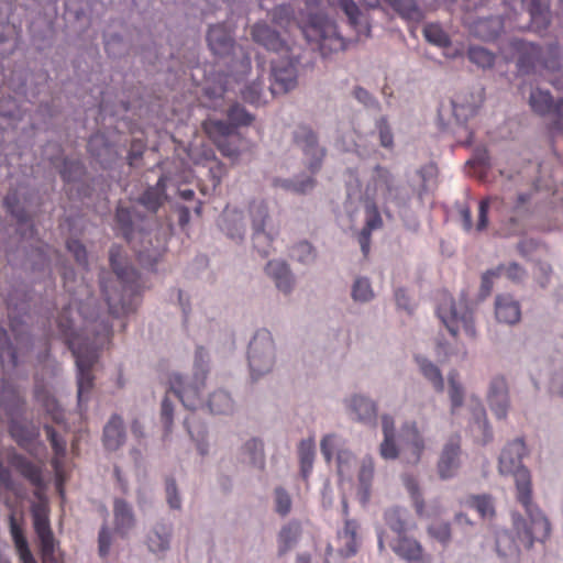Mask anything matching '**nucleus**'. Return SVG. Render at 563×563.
Listing matches in <instances>:
<instances>
[{
    "label": "nucleus",
    "instance_id": "obj_29",
    "mask_svg": "<svg viewBox=\"0 0 563 563\" xmlns=\"http://www.w3.org/2000/svg\"><path fill=\"white\" fill-rule=\"evenodd\" d=\"M358 421L375 423L377 418V406L371 399L363 396H354L349 405Z\"/></svg>",
    "mask_w": 563,
    "mask_h": 563
},
{
    "label": "nucleus",
    "instance_id": "obj_59",
    "mask_svg": "<svg viewBox=\"0 0 563 563\" xmlns=\"http://www.w3.org/2000/svg\"><path fill=\"white\" fill-rule=\"evenodd\" d=\"M496 200H498L497 197L486 198V199H482L479 201L478 219H477V222H476V225H475L476 231L482 232V231H484L487 228V225H488L489 205H490L492 201H496Z\"/></svg>",
    "mask_w": 563,
    "mask_h": 563
},
{
    "label": "nucleus",
    "instance_id": "obj_14",
    "mask_svg": "<svg viewBox=\"0 0 563 563\" xmlns=\"http://www.w3.org/2000/svg\"><path fill=\"white\" fill-rule=\"evenodd\" d=\"M529 103L532 110L541 115L552 112L554 114L553 128L563 132V100L553 104V98L549 91L537 89L531 92Z\"/></svg>",
    "mask_w": 563,
    "mask_h": 563
},
{
    "label": "nucleus",
    "instance_id": "obj_39",
    "mask_svg": "<svg viewBox=\"0 0 563 563\" xmlns=\"http://www.w3.org/2000/svg\"><path fill=\"white\" fill-rule=\"evenodd\" d=\"M407 511L399 507H393L385 511L384 519L396 537L407 533L408 523L406 520Z\"/></svg>",
    "mask_w": 563,
    "mask_h": 563
},
{
    "label": "nucleus",
    "instance_id": "obj_46",
    "mask_svg": "<svg viewBox=\"0 0 563 563\" xmlns=\"http://www.w3.org/2000/svg\"><path fill=\"white\" fill-rule=\"evenodd\" d=\"M244 454L247 455L250 463L257 467L258 470H263L265 466V457L262 441L257 439H252L246 442L244 445Z\"/></svg>",
    "mask_w": 563,
    "mask_h": 563
},
{
    "label": "nucleus",
    "instance_id": "obj_43",
    "mask_svg": "<svg viewBox=\"0 0 563 563\" xmlns=\"http://www.w3.org/2000/svg\"><path fill=\"white\" fill-rule=\"evenodd\" d=\"M208 407L212 413H228L232 410V399L227 391L218 390L210 395Z\"/></svg>",
    "mask_w": 563,
    "mask_h": 563
},
{
    "label": "nucleus",
    "instance_id": "obj_11",
    "mask_svg": "<svg viewBox=\"0 0 563 563\" xmlns=\"http://www.w3.org/2000/svg\"><path fill=\"white\" fill-rule=\"evenodd\" d=\"M250 214L253 223V246L262 256L269 254L273 242L272 236L265 232V220L268 217V208L264 201H253L250 205Z\"/></svg>",
    "mask_w": 563,
    "mask_h": 563
},
{
    "label": "nucleus",
    "instance_id": "obj_47",
    "mask_svg": "<svg viewBox=\"0 0 563 563\" xmlns=\"http://www.w3.org/2000/svg\"><path fill=\"white\" fill-rule=\"evenodd\" d=\"M449 395L452 404V412L455 411L456 408L461 407L464 401V391L461 383L459 382V374L455 371H452L449 376Z\"/></svg>",
    "mask_w": 563,
    "mask_h": 563
},
{
    "label": "nucleus",
    "instance_id": "obj_6",
    "mask_svg": "<svg viewBox=\"0 0 563 563\" xmlns=\"http://www.w3.org/2000/svg\"><path fill=\"white\" fill-rule=\"evenodd\" d=\"M203 349L199 347L196 354V372L192 379L185 383L183 377L178 374L172 375L169 379L170 390L181 401L184 407L189 410H195L202 405V395L206 383L207 372L199 364L202 358Z\"/></svg>",
    "mask_w": 563,
    "mask_h": 563
},
{
    "label": "nucleus",
    "instance_id": "obj_20",
    "mask_svg": "<svg viewBox=\"0 0 563 563\" xmlns=\"http://www.w3.org/2000/svg\"><path fill=\"white\" fill-rule=\"evenodd\" d=\"M208 46L217 56H228L234 49L232 30L224 23L212 25L207 34Z\"/></svg>",
    "mask_w": 563,
    "mask_h": 563
},
{
    "label": "nucleus",
    "instance_id": "obj_8",
    "mask_svg": "<svg viewBox=\"0 0 563 563\" xmlns=\"http://www.w3.org/2000/svg\"><path fill=\"white\" fill-rule=\"evenodd\" d=\"M437 313L453 338L457 336L461 329L467 338L476 336L473 312L466 306L457 308L451 297L444 296Z\"/></svg>",
    "mask_w": 563,
    "mask_h": 563
},
{
    "label": "nucleus",
    "instance_id": "obj_1",
    "mask_svg": "<svg viewBox=\"0 0 563 563\" xmlns=\"http://www.w3.org/2000/svg\"><path fill=\"white\" fill-rule=\"evenodd\" d=\"M527 454V448L523 439L519 438L508 443L499 457V471L501 474H511L515 477L517 489V500L523 506L527 515L530 516L534 530H529L527 523L516 519L517 529H523V540L528 543L533 538L542 539L551 532V525L548 518L532 503V484L528 468L522 465V457Z\"/></svg>",
    "mask_w": 563,
    "mask_h": 563
},
{
    "label": "nucleus",
    "instance_id": "obj_51",
    "mask_svg": "<svg viewBox=\"0 0 563 563\" xmlns=\"http://www.w3.org/2000/svg\"><path fill=\"white\" fill-rule=\"evenodd\" d=\"M115 220L120 225L123 236L129 243L133 241L132 235V213L128 208L119 206L115 212Z\"/></svg>",
    "mask_w": 563,
    "mask_h": 563
},
{
    "label": "nucleus",
    "instance_id": "obj_60",
    "mask_svg": "<svg viewBox=\"0 0 563 563\" xmlns=\"http://www.w3.org/2000/svg\"><path fill=\"white\" fill-rule=\"evenodd\" d=\"M44 430L55 454L63 456L66 452V441L57 434L53 427L45 426Z\"/></svg>",
    "mask_w": 563,
    "mask_h": 563
},
{
    "label": "nucleus",
    "instance_id": "obj_48",
    "mask_svg": "<svg viewBox=\"0 0 563 563\" xmlns=\"http://www.w3.org/2000/svg\"><path fill=\"white\" fill-rule=\"evenodd\" d=\"M404 483H405V486H406L408 493L411 496L413 507L416 509L417 515L419 517H423L424 516V500L420 494L419 485H418L417 481L412 476L407 475L404 477Z\"/></svg>",
    "mask_w": 563,
    "mask_h": 563
},
{
    "label": "nucleus",
    "instance_id": "obj_36",
    "mask_svg": "<svg viewBox=\"0 0 563 563\" xmlns=\"http://www.w3.org/2000/svg\"><path fill=\"white\" fill-rule=\"evenodd\" d=\"M301 533L299 522L291 521L285 525L278 533V553L284 555L297 542Z\"/></svg>",
    "mask_w": 563,
    "mask_h": 563
},
{
    "label": "nucleus",
    "instance_id": "obj_64",
    "mask_svg": "<svg viewBox=\"0 0 563 563\" xmlns=\"http://www.w3.org/2000/svg\"><path fill=\"white\" fill-rule=\"evenodd\" d=\"M379 451L380 455L386 460L396 459L399 452L395 442V437H384Z\"/></svg>",
    "mask_w": 563,
    "mask_h": 563
},
{
    "label": "nucleus",
    "instance_id": "obj_28",
    "mask_svg": "<svg viewBox=\"0 0 563 563\" xmlns=\"http://www.w3.org/2000/svg\"><path fill=\"white\" fill-rule=\"evenodd\" d=\"M166 180L167 178L163 175L158 178L155 186L148 187L142 197L140 202L150 211H157L166 199Z\"/></svg>",
    "mask_w": 563,
    "mask_h": 563
},
{
    "label": "nucleus",
    "instance_id": "obj_5",
    "mask_svg": "<svg viewBox=\"0 0 563 563\" xmlns=\"http://www.w3.org/2000/svg\"><path fill=\"white\" fill-rule=\"evenodd\" d=\"M110 329L104 325L102 335H98L91 343H80L77 338L68 340L69 349L76 361L78 401L81 402L85 394H89L93 386L92 367L98 360V350L109 339Z\"/></svg>",
    "mask_w": 563,
    "mask_h": 563
},
{
    "label": "nucleus",
    "instance_id": "obj_13",
    "mask_svg": "<svg viewBox=\"0 0 563 563\" xmlns=\"http://www.w3.org/2000/svg\"><path fill=\"white\" fill-rule=\"evenodd\" d=\"M530 195L519 194L516 203L505 214L501 234L505 236L520 234L525 230V220L529 214Z\"/></svg>",
    "mask_w": 563,
    "mask_h": 563
},
{
    "label": "nucleus",
    "instance_id": "obj_9",
    "mask_svg": "<svg viewBox=\"0 0 563 563\" xmlns=\"http://www.w3.org/2000/svg\"><path fill=\"white\" fill-rule=\"evenodd\" d=\"M249 365L252 377L269 373L274 365V341L266 330L257 331L249 345Z\"/></svg>",
    "mask_w": 563,
    "mask_h": 563
},
{
    "label": "nucleus",
    "instance_id": "obj_24",
    "mask_svg": "<svg viewBox=\"0 0 563 563\" xmlns=\"http://www.w3.org/2000/svg\"><path fill=\"white\" fill-rule=\"evenodd\" d=\"M8 462L33 486L36 488L43 487L42 468L38 465L14 452L8 456Z\"/></svg>",
    "mask_w": 563,
    "mask_h": 563
},
{
    "label": "nucleus",
    "instance_id": "obj_52",
    "mask_svg": "<svg viewBox=\"0 0 563 563\" xmlns=\"http://www.w3.org/2000/svg\"><path fill=\"white\" fill-rule=\"evenodd\" d=\"M263 81L262 80H256L252 84H250L249 86H246L244 88V90L242 91V98L244 101L251 103V104H254V106H260L262 102H264L263 100V92H264V88H263Z\"/></svg>",
    "mask_w": 563,
    "mask_h": 563
},
{
    "label": "nucleus",
    "instance_id": "obj_57",
    "mask_svg": "<svg viewBox=\"0 0 563 563\" xmlns=\"http://www.w3.org/2000/svg\"><path fill=\"white\" fill-rule=\"evenodd\" d=\"M276 512L286 516L291 509V498L289 494L282 487L275 489Z\"/></svg>",
    "mask_w": 563,
    "mask_h": 563
},
{
    "label": "nucleus",
    "instance_id": "obj_55",
    "mask_svg": "<svg viewBox=\"0 0 563 563\" xmlns=\"http://www.w3.org/2000/svg\"><path fill=\"white\" fill-rule=\"evenodd\" d=\"M7 210L18 220L20 224L29 223V216L23 209L18 208V199L15 194H9L4 198Z\"/></svg>",
    "mask_w": 563,
    "mask_h": 563
},
{
    "label": "nucleus",
    "instance_id": "obj_3",
    "mask_svg": "<svg viewBox=\"0 0 563 563\" xmlns=\"http://www.w3.org/2000/svg\"><path fill=\"white\" fill-rule=\"evenodd\" d=\"M503 54L507 59H517L520 73L529 74L538 69L556 70L559 68V47L550 45L545 51L522 40H512Z\"/></svg>",
    "mask_w": 563,
    "mask_h": 563
},
{
    "label": "nucleus",
    "instance_id": "obj_17",
    "mask_svg": "<svg viewBox=\"0 0 563 563\" xmlns=\"http://www.w3.org/2000/svg\"><path fill=\"white\" fill-rule=\"evenodd\" d=\"M461 438L451 437L444 444L438 461V473L442 479L453 477L460 467Z\"/></svg>",
    "mask_w": 563,
    "mask_h": 563
},
{
    "label": "nucleus",
    "instance_id": "obj_34",
    "mask_svg": "<svg viewBox=\"0 0 563 563\" xmlns=\"http://www.w3.org/2000/svg\"><path fill=\"white\" fill-rule=\"evenodd\" d=\"M374 191H380L382 197L385 201L393 200L395 198L396 186L391 174L384 167L376 166L373 176Z\"/></svg>",
    "mask_w": 563,
    "mask_h": 563
},
{
    "label": "nucleus",
    "instance_id": "obj_63",
    "mask_svg": "<svg viewBox=\"0 0 563 563\" xmlns=\"http://www.w3.org/2000/svg\"><path fill=\"white\" fill-rule=\"evenodd\" d=\"M340 8L343 10L352 26H356L361 11L353 0H339Z\"/></svg>",
    "mask_w": 563,
    "mask_h": 563
},
{
    "label": "nucleus",
    "instance_id": "obj_26",
    "mask_svg": "<svg viewBox=\"0 0 563 563\" xmlns=\"http://www.w3.org/2000/svg\"><path fill=\"white\" fill-rule=\"evenodd\" d=\"M360 525L353 519H345L344 527L338 533L339 541L341 542L340 553L343 556H353L358 550L357 531Z\"/></svg>",
    "mask_w": 563,
    "mask_h": 563
},
{
    "label": "nucleus",
    "instance_id": "obj_49",
    "mask_svg": "<svg viewBox=\"0 0 563 563\" xmlns=\"http://www.w3.org/2000/svg\"><path fill=\"white\" fill-rule=\"evenodd\" d=\"M468 503L484 519L495 515L493 498L488 495L472 496Z\"/></svg>",
    "mask_w": 563,
    "mask_h": 563
},
{
    "label": "nucleus",
    "instance_id": "obj_16",
    "mask_svg": "<svg viewBox=\"0 0 563 563\" xmlns=\"http://www.w3.org/2000/svg\"><path fill=\"white\" fill-rule=\"evenodd\" d=\"M294 140L307 156H311L308 168L312 173L317 172L321 167L324 150L318 146L313 131L306 125H300L295 132Z\"/></svg>",
    "mask_w": 563,
    "mask_h": 563
},
{
    "label": "nucleus",
    "instance_id": "obj_50",
    "mask_svg": "<svg viewBox=\"0 0 563 563\" xmlns=\"http://www.w3.org/2000/svg\"><path fill=\"white\" fill-rule=\"evenodd\" d=\"M470 60L482 68L493 66L495 55L481 46H471L467 52Z\"/></svg>",
    "mask_w": 563,
    "mask_h": 563
},
{
    "label": "nucleus",
    "instance_id": "obj_27",
    "mask_svg": "<svg viewBox=\"0 0 563 563\" xmlns=\"http://www.w3.org/2000/svg\"><path fill=\"white\" fill-rule=\"evenodd\" d=\"M124 439L123 420L114 415L103 429V444L107 450L115 451L123 444Z\"/></svg>",
    "mask_w": 563,
    "mask_h": 563
},
{
    "label": "nucleus",
    "instance_id": "obj_4",
    "mask_svg": "<svg viewBox=\"0 0 563 563\" xmlns=\"http://www.w3.org/2000/svg\"><path fill=\"white\" fill-rule=\"evenodd\" d=\"M110 265L115 273L121 287L122 295L112 296L107 286L102 283L101 289L107 300L109 312L113 316L128 313L130 311V305L124 300V295H136L140 290L139 273L131 266L123 265L122 261V249L120 246H112L109 254Z\"/></svg>",
    "mask_w": 563,
    "mask_h": 563
},
{
    "label": "nucleus",
    "instance_id": "obj_30",
    "mask_svg": "<svg viewBox=\"0 0 563 563\" xmlns=\"http://www.w3.org/2000/svg\"><path fill=\"white\" fill-rule=\"evenodd\" d=\"M266 273L274 279L276 287L284 291H290L292 287V275L285 262L271 261L266 265Z\"/></svg>",
    "mask_w": 563,
    "mask_h": 563
},
{
    "label": "nucleus",
    "instance_id": "obj_31",
    "mask_svg": "<svg viewBox=\"0 0 563 563\" xmlns=\"http://www.w3.org/2000/svg\"><path fill=\"white\" fill-rule=\"evenodd\" d=\"M10 532L22 563H34V556L29 548L22 527L18 523L14 514L9 516Z\"/></svg>",
    "mask_w": 563,
    "mask_h": 563
},
{
    "label": "nucleus",
    "instance_id": "obj_22",
    "mask_svg": "<svg viewBox=\"0 0 563 563\" xmlns=\"http://www.w3.org/2000/svg\"><path fill=\"white\" fill-rule=\"evenodd\" d=\"M254 42L264 46L266 49L283 54L289 53V48L280 35L265 23H256L252 29Z\"/></svg>",
    "mask_w": 563,
    "mask_h": 563
},
{
    "label": "nucleus",
    "instance_id": "obj_53",
    "mask_svg": "<svg viewBox=\"0 0 563 563\" xmlns=\"http://www.w3.org/2000/svg\"><path fill=\"white\" fill-rule=\"evenodd\" d=\"M228 119L236 128L242 125H249L253 121V117L239 103H234L229 108Z\"/></svg>",
    "mask_w": 563,
    "mask_h": 563
},
{
    "label": "nucleus",
    "instance_id": "obj_19",
    "mask_svg": "<svg viewBox=\"0 0 563 563\" xmlns=\"http://www.w3.org/2000/svg\"><path fill=\"white\" fill-rule=\"evenodd\" d=\"M487 401L490 410L498 419L507 417L509 408L508 385L503 376L492 379L487 394Z\"/></svg>",
    "mask_w": 563,
    "mask_h": 563
},
{
    "label": "nucleus",
    "instance_id": "obj_32",
    "mask_svg": "<svg viewBox=\"0 0 563 563\" xmlns=\"http://www.w3.org/2000/svg\"><path fill=\"white\" fill-rule=\"evenodd\" d=\"M503 29L504 22L499 16H489L476 21L473 32L484 41H493L501 33Z\"/></svg>",
    "mask_w": 563,
    "mask_h": 563
},
{
    "label": "nucleus",
    "instance_id": "obj_12",
    "mask_svg": "<svg viewBox=\"0 0 563 563\" xmlns=\"http://www.w3.org/2000/svg\"><path fill=\"white\" fill-rule=\"evenodd\" d=\"M393 552L408 563H429L431 556L413 537L402 533L390 541Z\"/></svg>",
    "mask_w": 563,
    "mask_h": 563
},
{
    "label": "nucleus",
    "instance_id": "obj_23",
    "mask_svg": "<svg viewBox=\"0 0 563 563\" xmlns=\"http://www.w3.org/2000/svg\"><path fill=\"white\" fill-rule=\"evenodd\" d=\"M511 0H505L510 4ZM522 7L530 16V29L534 32L545 30L550 23V3L549 0H521Z\"/></svg>",
    "mask_w": 563,
    "mask_h": 563
},
{
    "label": "nucleus",
    "instance_id": "obj_61",
    "mask_svg": "<svg viewBox=\"0 0 563 563\" xmlns=\"http://www.w3.org/2000/svg\"><path fill=\"white\" fill-rule=\"evenodd\" d=\"M67 250L74 255L76 262L86 267L88 264L87 261V251L86 247L78 241L70 239L66 243Z\"/></svg>",
    "mask_w": 563,
    "mask_h": 563
},
{
    "label": "nucleus",
    "instance_id": "obj_62",
    "mask_svg": "<svg viewBox=\"0 0 563 563\" xmlns=\"http://www.w3.org/2000/svg\"><path fill=\"white\" fill-rule=\"evenodd\" d=\"M316 185V180L312 177H307L303 180H284L282 186L286 189L292 190L297 194H306L310 191Z\"/></svg>",
    "mask_w": 563,
    "mask_h": 563
},
{
    "label": "nucleus",
    "instance_id": "obj_25",
    "mask_svg": "<svg viewBox=\"0 0 563 563\" xmlns=\"http://www.w3.org/2000/svg\"><path fill=\"white\" fill-rule=\"evenodd\" d=\"M495 316L499 322L515 324L521 318L520 305L509 295H498L495 300Z\"/></svg>",
    "mask_w": 563,
    "mask_h": 563
},
{
    "label": "nucleus",
    "instance_id": "obj_40",
    "mask_svg": "<svg viewBox=\"0 0 563 563\" xmlns=\"http://www.w3.org/2000/svg\"><path fill=\"white\" fill-rule=\"evenodd\" d=\"M35 399L44 407L46 412L56 423L64 421V412L57 404L56 399L44 388L35 389Z\"/></svg>",
    "mask_w": 563,
    "mask_h": 563
},
{
    "label": "nucleus",
    "instance_id": "obj_41",
    "mask_svg": "<svg viewBox=\"0 0 563 563\" xmlns=\"http://www.w3.org/2000/svg\"><path fill=\"white\" fill-rule=\"evenodd\" d=\"M298 454L300 460V468L303 478H307L312 470L314 457V440L309 438L302 440L298 446Z\"/></svg>",
    "mask_w": 563,
    "mask_h": 563
},
{
    "label": "nucleus",
    "instance_id": "obj_42",
    "mask_svg": "<svg viewBox=\"0 0 563 563\" xmlns=\"http://www.w3.org/2000/svg\"><path fill=\"white\" fill-rule=\"evenodd\" d=\"M417 362L422 375L433 385L435 391H443L444 383L440 369L426 358L417 357Z\"/></svg>",
    "mask_w": 563,
    "mask_h": 563
},
{
    "label": "nucleus",
    "instance_id": "obj_10",
    "mask_svg": "<svg viewBox=\"0 0 563 563\" xmlns=\"http://www.w3.org/2000/svg\"><path fill=\"white\" fill-rule=\"evenodd\" d=\"M282 60L273 59L272 64V95L286 93L297 84V69L295 62L290 58L289 53L280 54Z\"/></svg>",
    "mask_w": 563,
    "mask_h": 563
},
{
    "label": "nucleus",
    "instance_id": "obj_45",
    "mask_svg": "<svg viewBox=\"0 0 563 563\" xmlns=\"http://www.w3.org/2000/svg\"><path fill=\"white\" fill-rule=\"evenodd\" d=\"M427 533L431 539L445 547L451 541V525L445 521H434L428 526Z\"/></svg>",
    "mask_w": 563,
    "mask_h": 563
},
{
    "label": "nucleus",
    "instance_id": "obj_54",
    "mask_svg": "<svg viewBox=\"0 0 563 563\" xmlns=\"http://www.w3.org/2000/svg\"><path fill=\"white\" fill-rule=\"evenodd\" d=\"M84 174V166L79 161L65 159L60 175L66 183L78 179Z\"/></svg>",
    "mask_w": 563,
    "mask_h": 563
},
{
    "label": "nucleus",
    "instance_id": "obj_35",
    "mask_svg": "<svg viewBox=\"0 0 563 563\" xmlns=\"http://www.w3.org/2000/svg\"><path fill=\"white\" fill-rule=\"evenodd\" d=\"M113 511L115 531L124 536L134 525L132 509L124 500L117 499Z\"/></svg>",
    "mask_w": 563,
    "mask_h": 563
},
{
    "label": "nucleus",
    "instance_id": "obj_2",
    "mask_svg": "<svg viewBox=\"0 0 563 563\" xmlns=\"http://www.w3.org/2000/svg\"><path fill=\"white\" fill-rule=\"evenodd\" d=\"M273 22L282 27L290 29L296 24L307 42L316 45L322 56L346 48L345 40L339 34L338 26L327 16L314 14L305 25H299L294 20V11L290 5H278L273 10Z\"/></svg>",
    "mask_w": 563,
    "mask_h": 563
},
{
    "label": "nucleus",
    "instance_id": "obj_21",
    "mask_svg": "<svg viewBox=\"0 0 563 563\" xmlns=\"http://www.w3.org/2000/svg\"><path fill=\"white\" fill-rule=\"evenodd\" d=\"M383 227V219L375 202L365 206V224L358 233L357 240L363 256L367 258L371 251V238L374 230Z\"/></svg>",
    "mask_w": 563,
    "mask_h": 563
},
{
    "label": "nucleus",
    "instance_id": "obj_7",
    "mask_svg": "<svg viewBox=\"0 0 563 563\" xmlns=\"http://www.w3.org/2000/svg\"><path fill=\"white\" fill-rule=\"evenodd\" d=\"M521 519L527 523V528L529 530H534L537 527L533 525L530 516L528 515L529 520H525L520 515L512 516V528L514 531H500L496 536V550L499 556L505 559L506 563H516L519 559L521 548L529 550L536 541L544 542L550 533L542 538L537 539L533 538L530 543L523 540V529H517L516 519Z\"/></svg>",
    "mask_w": 563,
    "mask_h": 563
},
{
    "label": "nucleus",
    "instance_id": "obj_38",
    "mask_svg": "<svg viewBox=\"0 0 563 563\" xmlns=\"http://www.w3.org/2000/svg\"><path fill=\"white\" fill-rule=\"evenodd\" d=\"M390 7L404 19L420 22L423 19L421 9L413 0H386Z\"/></svg>",
    "mask_w": 563,
    "mask_h": 563
},
{
    "label": "nucleus",
    "instance_id": "obj_44",
    "mask_svg": "<svg viewBox=\"0 0 563 563\" xmlns=\"http://www.w3.org/2000/svg\"><path fill=\"white\" fill-rule=\"evenodd\" d=\"M424 38L439 47H448L451 44L450 37L440 24L429 23L423 27Z\"/></svg>",
    "mask_w": 563,
    "mask_h": 563
},
{
    "label": "nucleus",
    "instance_id": "obj_18",
    "mask_svg": "<svg viewBox=\"0 0 563 563\" xmlns=\"http://www.w3.org/2000/svg\"><path fill=\"white\" fill-rule=\"evenodd\" d=\"M33 525L40 540L41 553L44 562L55 561V539L47 516L41 511H34Z\"/></svg>",
    "mask_w": 563,
    "mask_h": 563
},
{
    "label": "nucleus",
    "instance_id": "obj_33",
    "mask_svg": "<svg viewBox=\"0 0 563 563\" xmlns=\"http://www.w3.org/2000/svg\"><path fill=\"white\" fill-rule=\"evenodd\" d=\"M172 528L166 523H157L147 536V547L153 553L165 552L169 548Z\"/></svg>",
    "mask_w": 563,
    "mask_h": 563
},
{
    "label": "nucleus",
    "instance_id": "obj_37",
    "mask_svg": "<svg viewBox=\"0 0 563 563\" xmlns=\"http://www.w3.org/2000/svg\"><path fill=\"white\" fill-rule=\"evenodd\" d=\"M203 129L216 143L218 140L230 139L234 134L236 126L231 121L208 120L203 123Z\"/></svg>",
    "mask_w": 563,
    "mask_h": 563
},
{
    "label": "nucleus",
    "instance_id": "obj_15",
    "mask_svg": "<svg viewBox=\"0 0 563 563\" xmlns=\"http://www.w3.org/2000/svg\"><path fill=\"white\" fill-rule=\"evenodd\" d=\"M400 440L405 449L406 459L416 464L420 461L426 449L424 438L415 421L405 422L400 430Z\"/></svg>",
    "mask_w": 563,
    "mask_h": 563
},
{
    "label": "nucleus",
    "instance_id": "obj_56",
    "mask_svg": "<svg viewBox=\"0 0 563 563\" xmlns=\"http://www.w3.org/2000/svg\"><path fill=\"white\" fill-rule=\"evenodd\" d=\"M354 300L368 301L373 297V291L369 282L366 278H358L355 280L352 289Z\"/></svg>",
    "mask_w": 563,
    "mask_h": 563
},
{
    "label": "nucleus",
    "instance_id": "obj_58",
    "mask_svg": "<svg viewBox=\"0 0 563 563\" xmlns=\"http://www.w3.org/2000/svg\"><path fill=\"white\" fill-rule=\"evenodd\" d=\"M374 476V463L371 457L364 459L362 461V465L358 472V481L361 486L365 489V492L368 490L372 479Z\"/></svg>",
    "mask_w": 563,
    "mask_h": 563
}]
</instances>
